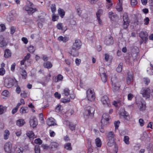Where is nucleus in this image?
I'll use <instances>...</instances> for the list:
<instances>
[{
  "mask_svg": "<svg viewBox=\"0 0 153 153\" xmlns=\"http://www.w3.org/2000/svg\"><path fill=\"white\" fill-rule=\"evenodd\" d=\"M59 144L56 142H52L49 145L50 149L52 150L53 149H56L59 146Z\"/></svg>",
  "mask_w": 153,
  "mask_h": 153,
  "instance_id": "nucleus-24",
  "label": "nucleus"
},
{
  "mask_svg": "<svg viewBox=\"0 0 153 153\" xmlns=\"http://www.w3.org/2000/svg\"><path fill=\"white\" fill-rule=\"evenodd\" d=\"M34 150L35 153H40V149L39 146H35Z\"/></svg>",
  "mask_w": 153,
  "mask_h": 153,
  "instance_id": "nucleus-50",
  "label": "nucleus"
},
{
  "mask_svg": "<svg viewBox=\"0 0 153 153\" xmlns=\"http://www.w3.org/2000/svg\"><path fill=\"white\" fill-rule=\"evenodd\" d=\"M129 139L130 138L128 136H125L124 137L123 141L126 144L129 145L130 144Z\"/></svg>",
  "mask_w": 153,
  "mask_h": 153,
  "instance_id": "nucleus-39",
  "label": "nucleus"
},
{
  "mask_svg": "<svg viewBox=\"0 0 153 153\" xmlns=\"http://www.w3.org/2000/svg\"><path fill=\"white\" fill-rule=\"evenodd\" d=\"M34 142L35 144L40 145L42 144V141L40 138H38L34 140Z\"/></svg>",
  "mask_w": 153,
  "mask_h": 153,
  "instance_id": "nucleus-47",
  "label": "nucleus"
},
{
  "mask_svg": "<svg viewBox=\"0 0 153 153\" xmlns=\"http://www.w3.org/2000/svg\"><path fill=\"white\" fill-rule=\"evenodd\" d=\"M100 74L102 81L104 83L106 82L107 80V76L106 73H103L102 74L100 73Z\"/></svg>",
  "mask_w": 153,
  "mask_h": 153,
  "instance_id": "nucleus-25",
  "label": "nucleus"
},
{
  "mask_svg": "<svg viewBox=\"0 0 153 153\" xmlns=\"http://www.w3.org/2000/svg\"><path fill=\"white\" fill-rule=\"evenodd\" d=\"M66 125L68 126L69 128L71 131L75 130L76 126V124L72 122H70L68 120L66 121Z\"/></svg>",
  "mask_w": 153,
  "mask_h": 153,
  "instance_id": "nucleus-16",
  "label": "nucleus"
},
{
  "mask_svg": "<svg viewBox=\"0 0 153 153\" xmlns=\"http://www.w3.org/2000/svg\"><path fill=\"white\" fill-rule=\"evenodd\" d=\"M146 103H143L141 102V105L140 106V110L143 111H145L146 109Z\"/></svg>",
  "mask_w": 153,
  "mask_h": 153,
  "instance_id": "nucleus-43",
  "label": "nucleus"
},
{
  "mask_svg": "<svg viewBox=\"0 0 153 153\" xmlns=\"http://www.w3.org/2000/svg\"><path fill=\"white\" fill-rule=\"evenodd\" d=\"M101 102L103 105L105 106H109L110 105V101L108 97L106 95H104L102 97L101 99Z\"/></svg>",
  "mask_w": 153,
  "mask_h": 153,
  "instance_id": "nucleus-8",
  "label": "nucleus"
},
{
  "mask_svg": "<svg viewBox=\"0 0 153 153\" xmlns=\"http://www.w3.org/2000/svg\"><path fill=\"white\" fill-rule=\"evenodd\" d=\"M95 109L90 106L87 107L85 111V114L86 116L93 117L94 115Z\"/></svg>",
  "mask_w": 153,
  "mask_h": 153,
  "instance_id": "nucleus-7",
  "label": "nucleus"
},
{
  "mask_svg": "<svg viewBox=\"0 0 153 153\" xmlns=\"http://www.w3.org/2000/svg\"><path fill=\"white\" fill-rule=\"evenodd\" d=\"M27 50L29 52L33 53L34 52L35 49L33 46L30 45L28 47Z\"/></svg>",
  "mask_w": 153,
  "mask_h": 153,
  "instance_id": "nucleus-44",
  "label": "nucleus"
},
{
  "mask_svg": "<svg viewBox=\"0 0 153 153\" xmlns=\"http://www.w3.org/2000/svg\"><path fill=\"white\" fill-rule=\"evenodd\" d=\"M7 107L0 105V115L2 114L6 110Z\"/></svg>",
  "mask_w": 153,
  "mask_h": 153,
  "instance_id": "nucleus-41",
  "label": "nucleus"
},
{
  "mask_svg": "<svg viewBox=\"0 0 153 153\" xmlns=\"http://www.w3.org/2000/svg\"><path fill=\"white\" fill-rule=\"evenodd\" d=\"M134 81V74L130 71L127 73V76L126 79V82L128 85H129L133 82Z\"/></svg>",
  "mask_w": 153,
  "mask_h": 153,
  "instance_id": "nucleus-9",
  "label": "nucleus"
},
{
  "mask_svg": "<svg viewBox=\"0 0 153 153\" xmlns=\"http://www.w3.org/2000/svg\"><path fill=\"white\" fill-rule=\"evenodd\" d=\"M104 43L107 45H110L114 43L113 37L111 35L108 36L104 41Z\"/></svg>",
  "mask_w": 153,
  "mask_h": 153,
  "instance_id": "nucleus-11",
  "label": "nucleus"
},
{
  "mask_svg": "<svg viewBox=\"0 0 153 153\" xmlns=\"http://www.w3.org/2000/svg\"><path fill=\"white\" fill-rule=\"evenodd\" d=\"M120 123V122L119 121H116L114 123V125L115 127V130L117 129H118Z\"/></svg>",
  "mask_w": 153,
  "mask_h": 153,
  "instance_id": "nucleus-53",
  "label": "nucleus"
},
{
  "mask_svg": "<svg viewBox=\"0 0 153 153\" xmlns=\"http://www.w3.org/2000/svg\"><path fill=\"white\" fill-rule=\"evenodd\" d=\"M82 45V43L79 39H75L74 42L73 43L72 46V49L69 51V53L71 56H78L79 53L77 51L79 50L81 48Z\"/></svg>",
  "mask_w": 153,
  "mask_h": 153,
  "instance_id": "nucleus-1",
  "label": "nucleus"
},
{
  "mask_svg": "<svg viewBox=\"0 0 153 153\" xmlns=\"http://www.w3.org/2000/svg\"><path fill=\"white\" fill-rule=\"evenodd\" d=\"M51 8L52 12L54 13L55 12L56 10L55 4H52L51 7Z\"/></svg>",
  "mask_w": 153,
  "mask_h": 153,
  "instance_id": "nucleus-49",
  "label": "nucleus"
},
{
  "mask_svg": "<svg viewBox=\"0 0 153 153\" xmlns=\"http://www.w3.org/2000/svg\"><path fill=\"white\" fill-rule=\"evenodd\" d=\"M41 146H42V147L44 149H50L49 146H48L47 144H43Z\"/></svg>",
  "mask_w": 153,
  "mask_h": 153,
  "instance_id": "nucleus-64",
  "label": "nucleus"
},
{
  "mask_svg": "<svg viewBox=\"0 0 153 153\" xmlns=\"http://www.w3.org/2000/svg\"><path fill=\"white\" fill-rule=\"evenodd\" d=\"M20 94L22 97L25 98L28 97L29 96V94L25 91H23Z\"/></svg>",
  "mask_w": 153,
  "mask_h": 153,
  "instance_id": "nucleus-40",
  "label": "nucleus"
},
{
  "mask_svg": "<svg viewBox=\"0 0 153 153\" xmlns=\"http://www.w3.org/2000/svg\"><path fill=\"white\" fill-rule=\"evenodd\" d=\"M47 124L49 126L57 125L55 122V119L52 117L48 118L46 121Z\"/></svg>",
  "mask_w": 153,
  "mask_h": 153,
  "instance_id": "nucleus-15",
  "label": "nucleus"
},
{
  "mask_svg": "<svg viewBox=\"0 0 153 153\" xmlns=\"http://www.w3.org/2000/svg\"><path fill=\"white\" fill-rule=\"evenodd\" d=\"M9 94V92L8 91L5 90L2 93V95L5 97H7L8 96Z\"/></svg>",
  "mask_w": 153,
  "mask_h": 153,
  "instance_id": "nucleus-55",
  "label": "nucleus"
},
{
  "mask_svg": "<svg viewBox=\"0 0 153 153\" xmlns=\"http://www.w3.org/2000/svg\"><path fill=\"white\" fill-rule=\"evenodd\" d=\"M149 19L148 17H146V18L144 20V25H148L149 23Z\"/></svg>",
  "mask_w": 153,
  "mask_h": 153,
  "instance_id": "nucleus-58",
  "label": "nucleus"
},
{
  "mask_svg": "<svg viewBox=\"0 0 153 153\" xmlns=\"http://www.w3.org/2000/svg\"><path fill=\"white\" fill-rule=\"evenodd\" d=\"M131 4L132 7H134L138 4L137 0H130Z\"/></svg>",
  "mask_w": 153,
  "mask_h": 153,
  "instance_id": "nucleus-46",
  "label": "nucleus"
},
{
  "mask_svg": "<svg viewBox=\"0 0 153 153\" xmlns=\"http://www.w3.org/2000/svg\"><path fill=\"white\" fill-rule=\"evenodd\" d=\"M129 22H126L125 23V22H124L123 24V28L124 29H126L127 28L129 25Z\"/></svg>",
  "mask_w": 153,
  "mask_h": 153,
  "instance_id": "nucleus-60",
  "label": "nucleus"
},
{
  "mask_svg": "<svg viewBox=\"0 0 153 153\" xmlns=\"http://www.w3.org/2000/svg\"><path fill=\"white\" fill-rule=\"evenodd\" d=\"M123 63H120L119 64L118 66L116 68V71L120 73L122 71L123 69Z\"/></svg>",
  "mask_w": 153,
  "mask_h": 153,
  "instance_id": "nucleus-38",
  "label": "nucleus"
},
{
  "mask_svg": "<svg viewBox=\"0 0 153 153\" xmlns=\"http://www.w3.org/2000/svg\"><path fill=\"white\" fill-rule=\"evenodd\" d=\"M112 90L113 92H115L118 91L120 85L119 84V81L116 77H112L111 79Z\"/></svg>",
  "mask_w": 153,
  "mask_h": 153,
  "instance_id": "nucleus-3",
  "label": "nucleus"
},
{
  "mask_svg": "<svg viewBox=\"0 0 153 153\" xmlns=\"http://www.w3.org/2000/svg\"><path fill=\"white\" fill-rule=\"evenodd\" d=\"M143 82L146 85H148L150 82V80L147 78H144L143 79Z\"/></svg>",
  "mask_w": 153,
  "mask_h": 153,
  "instance_id": "nucleus-54",
  "label": "nucleus"
},
{
  "mask_svg": "<svg viewBox=\"0 0 153 153\" xmlns=\"http://www.w3.org/2000/svg\"><path fill=\"white\" fill-rule=\"evenodd\" d=\"M63 78V76L61 74H59L55 78V82H58L62 81Z\"/></svg>",
  "mask_w": 153,
  "mask_h": 153,
  "instance_id": "nucleus-27",
  "label": "nucleus"
},
{
  "mask_svg": "<svg viewBox=\"0 0 153 153\" xmlns=\"http://www.w3.org/2000/svg\"><path fill=\"white\" fill-rule=\"evenodd\" d=\"M86 97L88 100L90 101H93L95 100V95L93 89L90 88L87 90Z\"/></svg>",
  "mask_w": 153,
  "mask_h": 153,
  "instance_id": "nucleus-5",
  "label": "nucleus"
},
{
  "mask_svg": "<svg viewBox=\"0 0 153 153\" xmlns=\"http://www.w3.org/2000/svg\"><path fill=\"white\" fill-rule=\"evenodd\" d=\"M54 96L55 98L58 99H60L61 98V95L60 94H59L58 92H56L54 94Z\"/></svg>",
  "mask_w": 153,
  "mask_h": 153,
  "instance_id": "nucleus-62",
  "label": "nucleus"
},
{
  "mask_svg": "<svg viewBox=\"0 0 153 153\" xmlns=\"http://www.w3.org/2000/svg\"><path fill=\"white\" fill-rule=\"evenodd\" d=\"M108 16L110 19L112 21H115L118 18L117 15L116 14H114L112 11L109 13Z\"/></svg>",
  "mask_w": 153,
  "mask_h": 153,
  "instance_id": "nucleus-19",
  "label": "nucleus"
},
{
  "mask_svg": "<svg viewBox=\"0 0 153 153\" xmlns=\"http://www.w3.org/2000/svg\"><path fill=\"white\" fill-rule=\"evenodd\" d=\"M43 66L45 68L50 69L52 67V65L50 62L47 61L46 62L43 63Z\"/></svg>",
  "mask_w": 153,
  "mask_h": 153,
  "instance_id": "nucleus-26",
  "label": "nucleus"
},
{
  "mask_svg": "<svg viewBox=\"0 0 153 153\" xmlns=\"http://www.w3.org/2000/svg\"><path fill=\"white\" fill-rule=\"evenodd\" d=\"M0 27L1 28L0 30V31L1 32L4 31L6 29L5 25L3 24H1L0 25Z\"/></svg>",
  "mask_w": 153,
  "mask_h": 153,
  "instance_id": "nucleus-63",
  "label": "nucleus"
},
{
  "mask_svg": "<svg viewBox=\"0 0 153 153\" xmlns=\"http://www.w3.org/2000/svg\"><path fill=\"white\" fill-rule=\"evenodd\" d=\"M95 143L97 147H100L101 146V141L99 138H97L95 139Z\"/></svg>",
  "mask_w": 153,
  "mask_h": 153,
  "instance_id": "nucleus-37",
  "label": "nucleus"
},
{
  "mask_svg": "<svg viewBox=\"0 0 153 153\" xmlns=\"http://www.w3.org/2000/svg\"><path fill=\"white\" fill-rule=\"evenodd\" d=\"M58 39L59 41H62L63 42H66L69 40V38L67 36L63 37L61 36L59 37Z\"/></svg>",
  "mask_w": 153,
  "mask_h": 153,
  "instance_id": "nucleus-23",
  "label": "nucleus"
},
{
  "mask_svg": "<svg viewBox=\"0 0 153 153\" xmlns=\"http://www.w3.org/2000/svg\"><path fill=\"white\" fill-rule=\"evenodd\" d=\"M16 28L14 26H12L10 28V33L12 35H13L15 32Z\"/></svg>",
  "mask_w": 153,
  "mask_h": 153,
  "instance_id": "nucleus-57",
  "label": "nucleus"
},
{
  "mask_svg": "<svg viewBox=\"0 0 153 153\" xmlns=\"http://www.w3.org/2000/svg\"><path fill=\"white\" fill-rule=\"evenodd\" d=\"M12 144L10 142L5 143L4 146V149L7 153H13L12 151Z\"/></svg>",
  "mask_w": 153,
  "mask_h": 153,
  "instance_id": "nucleus-10",
  "label": "nucleus"
},
{
  "mask_svg": "<svg viewBox=\"0 0 153 153\" xmlns=\"http://www.w3.org/2000/svg\"><path fill=\"white\" fill-rule=\"evenodd\" d=\"M56 27L59 30H63L62 23H58L56 25Z\"/></svg>",
  "mask_w": 153,
  "mask_h": 153,
  "instance_id": "nucleus-51",
  "label": "nucleus"
},
{
  "mask_svg": "<svg viewBox=\"0 0 153 153\" xmlns=\"http://www.w3.org/2000/svg\"><path fill=\"white\" fill-rule=\"evenodd\" d=\"M134 96L131 93H129L128 95V100H131L134 97Z\"/></svg>",
  "mask_w": 153,
  "mask_h": 153,
  "instance_id": "nucleus-61",
  "label": "nucleus"
},
{
  "mask_svg": "<svg viewBox=\"0 0 153 153\" xmlns=\"http://www.w3.org/2000/svg\"><path fill=\"white\" fill-rule=\"evenodd\" d=\"M16 87V93L18 94H19L21 91V89L20 87L18 86V83L17 86H15Z\"/></svg>",
  "mask_w": 153,
  "mask_h": 153,
  "instance_id": "nucleus-56",
  "label": "nucleus"
},
{
  "mask_svg": "<svg viewBox=\"0 0 153 153\" xmlns=\"http://www.w3.org/2000/svg\"><path fill=\"white\" fill-rule=\"evenodd\" d=\"M18 83V81L15 78L8 77L4 80V85L6 87L10 88L13 86H17Z\"/></svg>",
  "mask_w": 153,
  "mask_h": 153,
  "instance_id": "nucleus-2",
  "label": "nucleus"
},
{
  "mask_svg": "<svg viewBox=\"0 0 153 153\" xmlns=\"http://www.w3.org/2000/svg\"><path fill=\"white\" fill-rule=\"evenodd\" d=\"M21 74L22 76V78L24 79H25L27 76V73L25 70H23L21 73Z\"/></svg>",
  "mask_w": 153,
  "mask_h": 153,
  "instance_id": "nucleus-48",
  "label": "nucleus"
},
{
  "mask_svg": "<svg viewBox=\"0 0 153 153\" xmlns=\"http://www.w3.org/2000/svg\"><path fill=\"white\" fill-rule=\"evenodd\" d=\"M58 13L61 18H63L65 15V12L61 8H59L58 10Z\"/></svg>",
  "mask_w": 153,
  "mask_h": 153,
  "instance_id": "nucleus-33",
  "label": "nucleus"
},
{
  "mask_svg": "<svg viewBox=\"0 0 153 153\" xmlns=\"http://www.w3.org/2000/svg\"><path fill=\"white\" fill-rule=\"evenodd\" d=\"M116 8L118 11H122L123 10L122 4L117 3L116 6Z\"/></svg>",
  "mask_w": 153,
  "mask_h": 153,
  "instance_id": "nucleus-36",
  "label": "nucleus"
},
{
  "mask_svg": "<svg viewBox=\"0 0 153 153\" xmlns=\"http://www.w3.org/2000/svg\"><path fill=\"white\" fill-rule=\"evenodd\" d=\"M52 20L53 21H57L59 19V16L54 14H53L52 15Z\"/></svg>",
  "mask_w": 153,
  "mask_h": 153,
  "instance_id": "nucleus-52",
  "label": "nucleus"
},
{
  "mask_svg": "<svg viewBox=\"0 0 153 153\" xmlns=\"http://www.w3.org/2000/svg\"><path fill=\"white\" fill-rule=\"evenodd\" d=\"M139 36L143 40H145V42L148 40V34L146 31H141L139 34Z\"/></svg>",
  "mask_w": 153,
  "mask_h": 153,
  "instance_id": "nucleus-12",
  "label": "nucleus"
},
{
  "mask_svg": "<svg viewBox=\"0 0 153 153\" xmlns=\"http://www.w3.org/2000/svg\"><path fill=\"white\" fill-rule=\"evenodd\" d=\"M64 147L65 149L68 151H71L72 149L71 144L70 143H67L65 144Z\"/></svg>",
  "mask_w": 153,
  "mask_h": 153,
  "instance_id": "nucleus-31",
  "label": "nucleus"
},
{
  "mask_svg": "<svg viewBox=\"0 0 153 153\" xmlns=\"http://www.w3.org/2000/svg\"><path fill=\"white\" fill-rule=\"evenodd\" d=\"M7 45V43L4 40H3L1 41L0 42V46L2 48H5Z\"/></svg>",
  "mask_w": 153,
  "mask_h": 153,
  "instance_id": "nucleus-42",
  "label": "nucleus"
},
{
  "mask_svg": "<svg viewBox=\"0 0 153 153\" xmlns=\"http://www.w3.org/2000/svg\"><path fill=\"white\" fill-rule=\"evenodd\" d=\"M123 19L124 22H125V23L126 22H130V21L127 13H125L124 14L123 16Z\"/></svg>",
  "mask_w": 153,
  "mask_h": 153,
  "instance_id": "nucleus-34",
  "label": "nucleus"
},
{
  "mask_svg": "<svg viewBox=\"0 0 153 153\" xmlns=\"http://www.w3.org/2000/svg\"><path fill=\"white\" fill-rule=\"evenodd\" d=\"M142 94L144 97H146L147 98H149L150 95V89L149 88H147L143 90Z\"/></svg>",
  "mask_w": 153,
  "mask_h": 153,
  "instance_id": "nucleus-18",
  "label": "nucleus"
},
{
  "mask_svg": "<svg viewBox=\"0 0 153 153\" xmlns=\"http://www.w3.org/2000/svg\"><path fill=\"white\" fill-rule=\"evenodd\" d=\"M139 122L140 123V125L141 126H143L145 124L144 121V120L141 118L139 119Z\"/></svg>",
  "mask_w": 153,
  "mask_h": 153,
  "instance_id": "nucleus-59",
  "label": "nucleus"
},
{
  "mask_svg": "<svg viewBox=\"0 0 153 153\" xmlns=\"http://www.w3.org/2000/svg\"><path fill=\"white\" fill-rule=\"evenodd\" d=\"M110 116L108 113H104L102 116V119L101 121V123H102L104 121H106V124L108 123L110 119Z\"/></svg>",
  "mask_w": 153,
  "mask_h": 153,
  "instance_id": "nucleus-17",
  "label": "nucleus"
},
{
  "mask_svg": "<svg viewBox=\"0 0 153 153\" xmlns=\"http://www.w3.org/2000/svg\"><path fill=\"white\" fill-rule=\"evenodd\" d=\"M20 112L22 114L27 113L28 112V107H22L20 109Z\"/></svg>",
  "mask_w": 153,
  "mask_h": 153,
  "instance_id": "nucleus-30",
  "label": "nucleus"
},
{
  "mask_svg": "<svg viewBox=\"0 0 153 153\" xmlns=\"http://www.w3.org/2000/svg\"><path fill=\"white\" fill-rule=\"evenodd\" d=\"M25 123V122L24 120L23 119H20L16 121V124L19 126H22Z\"/></svg>",
  "mask_w": 153,
  "mask_h": 153,
  "instance_id": "nucleus-29",
  "label": "nucleus"
},
{
  "mask_svg": "<svg viewBox=\"0 0 153 153\" xmlns=\"http://www.w3.org/2000/svg\"><path fill=\"white\" fill-rule=\"evenodd\" d=\"M26 3L27 5L25 6L24 8L27 11L29 15L32 14L37 10L36 8H33L32 7H29L31 6L33 4V3L30 2V1L27 0L26 1Z\"/></svg>",
  "mask_w": 153,
  "mask_h": 153,
  "instance_id": "nucleus-4",
  "label": "nucleus"
},
{
  "mask_svg": "<svg viewBox=\"0 0 153 153\" xmlns=\"http://www.w3.org/2000/svg\"><path fill=\"white\" fill-rule=\"evenodd\" d=\"M150 65L151 68H148L147 71L149 75H153V61H152L150 62Z\"/></svg>",
  "mask_w": 153,
  "mask_h": 153,
  "instance_id": "nucleus-22",
  "label": "nucleus"
},
{
  "mask_svg": "<svg viewBox=\"0 0 153 153\" xmlns=\"http://www.w3.org/2000/svg\"><path fill=\"white\" fill-rule=\"evenodd\" d=\"M115 137L113 132L111 131L109 132L107 136L108 142V144L110 145V144L113 143L114 141V138Z\"/></svg>",
  "mask_w": 153,
  "mask_h": 153,
  "instance_id": "nucleus-6",
  "label": "nucleus"
},
{
  "mask_svg": "<svg viewBox=\"0 0 153 153\" xmlns=\"http://www.w3.org/2000/svg\"><path fill=\"white\" fill-rule=\"evenodd\" d=\"M27 136L30 139H33L34 138V134L32 131H29L26 134Z\"/></svg>",
  "mask_w": 153,
  "mask_h": 153,
  "instance_id": "nucleus-35",
  "label": "nucleus"
},
{
  "mask_svg": "<svg viewBox=\"0 0 153 153\" xmlns=\"http://www.w3.org/2000/svg\"><path fill=\"white\" fill-rule=\"evenodd\" d=\"M70 91V90L68 88H65L63 90L62 94L64 96L67 97L69 95Z\"/></svg>",
  "mask_w": 153,
  "mask_h": 153,
  "instance_id": "nucleus-21",
  "label": "nucleus"
},
{
  "mask_svg": "<svg viewBox=\"0 0 153 153\" xmlns=\"http://www.w3.org/2000/svg\"><path fill=\"white\" fill-rule=\"evenodd\" d=\"M103 12V11L102 10H99L96 14L97 19L98 20L99 24L100 25H102V20L100 18V17L101 15L102 14Z\"/></svg>",
  "mask_w": 153,
  "mask_h": 153,
  "instance_id": "nucleus-13",
  "label": "nucleus"
},
{
  "mask_svg": "<svg viewBox=\"0 0 153 153\" xmlns=\"http://www.w3.org/2000/svg\"><path fill=\"white\" fill-rule=\"evenodd\" d=\"M120 115L123 116L125 119L128 120L129 118L128 113L126 111L124 108L120 110Z\"/></svg>",
  "mask_w": 153,
  "mask_h": 153,
  "instance_id": "nucleus-14",
  "label": "nucleus"
},
{
  "mask_svg": "<svg viewBox=\"0 0 153 153\" xmlns=\"http://www.w3.org/2000/svg\"><path fill=\"white\" fill-rule=\"evenodd\" d=\"M60 101L61 102L64 103L69 102L70 101V99L69 98H63L61 99Z\"/></svg>",
  "mask_w": 153,
  "mask_h": 153,
  "instance_id": "nucleus-45",
  "label": "nucleus"
},
{
  "mask_svg": "<svg viewBox=\"0 0 153 153\" xmlns=\"http://www.w3.org/2000/svg\"><path fill=\"white\" fill-rule=\"evenodd\" d=\"M29 123L30 126L33 128L36 127L37 125V122L35 119H32L30 120Z\"/></svg>",
  "mask_w": 153,
  "mask_h": 153,
  "instance_id": "nucleus-20",
  "label": "nucleus"
},
{
  "mask_svg": "<svg viewBox=\"0 0 153 153\" xmlns=\"http://www.w3.org/2000/svg\"><path fill=\"white\" fill-rule=\"evenodd\" d=\"M4 56L5 58H8L11 56V53L9 49H6L4 51Z\"/></svg>",
  "mask_w": 153,
  "mask_h": 153,
  "instance_id": "nucleus-28",
  "label": "nucleus"
},
{
  "mask_svg": "<svg viewBox=\"0 0 153 153\" xmlns=\"http://www.w3.org/2000/svg\"><path fill=\"white\" fill-rule=\"evenodd\" d=\"M10 134L9 131L7 129L5 130L4 131V139L5 140L7 139L8 138Z\"/></svg>",
  "mask_w": 153,
  "mask_h": 153,
  "instance_id": "nucleus-32",
  "label": "nucleus"
}]
</instances>
